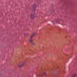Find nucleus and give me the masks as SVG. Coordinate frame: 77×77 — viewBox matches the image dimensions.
<instances>
[{"mask_svg": "<svg viewBox=\"0 0 77 77\" xmlns=\"http://www.w3.org/2000/svg\"><path fill=\"white\" fill-rule=\"evenodd\" d=\"M32 45H35V44L34 43H32Z\"/></svg>", "mask_w": 77, "mask_h": 77, "instance_id": "1a4fd4ad", "label": "nucleus"}, {"mask_svg": "<svg viewBox=\"0 0 77 77\" xmlns=\"http://www.w3.org/2000/svg\"><path fill=\"white\" fill-rule=\"evenodd\" d=\"M56 21L57 23H59V21H60V20H59V19H58L57 20H56Z\"/></svg>", "mask_w": 77, "mask_h": 77, "instance_id": "20e7f679", "label": "nucleus"}, {"mask_svg": "<svg viewBox=\"0 0 77 77\" xmlns=\"http://www.w3.org/2000/svg\"><path fill=\"white\" fill-rule=\"evenodd\" d=\"M77 76L76 74H74L72 75V77H76Z\"/></svg>", "mask_w": 77, "mask_h": 77, "instance_id": "39448f33", "label": "nucleus"}, {"mask_svg": "<svg viewBox=\"0 0 77 77\" xmlns=\"http://www.w3.org/2000/svg\"><path fill=\"white\" fill-rule=\"evenodd\" d=\"M29 42H32V40L30 39L29 41Z\"/></svg>", "mask_w": 77, "mask_h": 77, "instance_id": "6e6552de", "label": "nucleus"}, {"mask_svg": "<svg viewBox=\"0 0 77 77\" xmlns=\"http://www.w3.org/2000/svg\"><path fill=\"white\" fill-rule=\"evenodd\" d=\"M35 15H34V14H31V18L32 20L34 19V18H35Z\"/></svg>", "mask_w": 77, "mask_h": 77, "instance_id": "f257e3e1", "label": "nucleus"}, {"mask_svg": "<svg viewBox=\"0 0 77 77\" xmlns=\"http://www.w3.org/2000/svg\"><path fill=\"white\" fill-rule=\"evenodd\" d=\"M43 75H46V73H45L44 72H43Z\"/></svg>", "mask_w": 77, "mask_h": 77, "instance_id": "0eeeda50", "label": "nucleus"}, {"mask_svg": "<svg viewBox=\"0 0 77 77\" xmlns=\"http://www.w3.org/2000/svg\"><path fill=\"white\" fill-rule=\"evenodd\" d=\"M33 9L34 10V11H35V9H36V5H33Z\"/></svg>", "mask_w": 77, "mask_h": 77, "instance_id": "f03ea898", "label": "nucleus"}, {"mask_svg": "<svg viewBox=\"0 0 77 77\" xmlns=\"http://www.w3.org/2000/svg\"><path fill=\"white\" fill-rule=\"evenodd\" d=\"M35 35H36V33H33L32 35V36H31L30 38H32V37H33V36H34Z\"/></svg>", "mask_w": 77, "mask_h": 77, "instance_id": "7ed1b4c3", "label": "nucleus"}, {"mask_svg": "<svg viewBox=\"0 0 77 77\" xmlns=\"http://www.w3.org/2000/svg\"><path fill=\"white\" fill-rule=\"evenodd\" d=\"M24 65V64H22L21 65L19 66L20 67V68H21V66H22V65Z\"/></svg>", "mask_w": 77, "mask_h": 77, "instance_id": "423d86ee", "label": "nucleus"}]
</instances>
